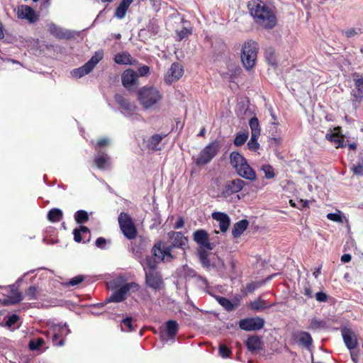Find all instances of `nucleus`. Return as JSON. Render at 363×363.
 Masks as SVG:
<instances>
[{
	"mask_svg": "<svg viewBox=\"0 0 363 363\" xmlns=\"http://www.w3.org/2000/svg\"><path fill=\"white\" fill-rule=\"evenodd\" d=\"M247 9L255 23L264 30H272L277 25L278 20L274 8L261 0H252L247 3Z\"/></svg>",
	"mask_w": 363,
	"mask_h": 363,
	"instance_id": "1",
	"label": "nucleus"
},
{
	"mask_svg": "<svg viewBox=\"0 0 363 363\" xmlns=\"http://www.w3.org/2000/svg\"><path fill=\"white\" fill-rule=\"evenodd\" d=\"M230 163L237 174L245 179L255 181L256 173L249 165L246 159L238 152H232L230 155Z\"/></svg>",
	"mask_w": 363,
	"mask_h": 363,
	"instance_id": "2",
	"label": "nucleus"
},
{
	"mask_svg": "<svg viewBox=\"0 0 363 363\" xmlns=\"http://www.w3.org/2000/svg\"><path fill=\"white\" fill-rule=\"evenodd\" d=\"M138 99L145 109L152 108L162 99L159 89L154 86H145L138 89Z\"/></svg>",
	"mask_w": 363,
	"mask_h": 363,
	"instance_id": "3",
	"label": "nucleus"
},
{
	"mask_svg": "<svg viewBox=\"0 0 363 363\" xmlns=\"http://www.w3.org/2000/svg\"><path fill=\"white\" fill-rule=\"evenodd\" d=\"M257 53L258 45L256 42L248 40L243 44L241 52V61L247 70H250L255 66Z\"/></svg>",
	"mask_w": 363,
	"mask_h": 363,
	"instance_id": "4",
	"label": "nucleus"
},
{
	"mask_svg": "<svg viewBox=\"0 0 363 363\" xmlns=\"http://www.w3.org/2000/svg\"><path fill=\"white\" fill-rule=\"evenodd\" d=\"M118 221L121 232L127 239L133 240L137 237L136 226L128 213L121 212L118 216Z\"/></svg>",
	"mask_w": 363,
	"mask_h": 363,
	"instance_id": "5",
	"label": "nucleus"
},
{
	"mask_svg": "<svg viewBox=\"0 0 363 363\" xmlns=\"http://www.w3.org/2000/svg\"><path fill=\"white\" fill-rule=\"evenodd\" d=\"M140 288V285L135 282L127 283L114 291L111 296L106 298V302H122L126 299L128 292L135 293L139 291Z\"/></svg>",
	"mask_w": 363,
	"mask_h": 363,
	"instance_id": "6",
	"label": "nucleus"
},
{
	"mask_svg": "<svg viewBox=\"0 0 363 363\" xmlns=\"http://www.w3.org/2000/svg\"><path fill=\"white\" fill-rule=\"evenodd\" d=\"M219 150V143L213 141L206 145L199 153L196 160V164L199 166L206 165L217 155Z\"/></svg>",
	"mask_w": 363,
	"mask_h": 363,
	"instance_id": "7",
	"label": "nucleus"
},
{
	"mask_svg": "<svg viewBox=\"0 0 363 363\" xmlns=\"http://www.w3.org/2000/svg\"><path fill=\"white\" fill-rule=\"evenodd\" d=\"M145 279L147 286L155 291H159L164 287L162 276L158 271H146Z\"/></svg>",
	"mask_w": 363,
	"mask_h": 363,
	"instance_id": "8",
	"label": "nucleus"
},
{
	"mask_svg": "<svg viewBox=\"0 0 363 363\" xmlns=\"http://www.w3.org/2000/svg\"><path fill=\"white\" fill-rule=\"evenodd\" d=\"M69 329L68 326L65 324L64 325H57L55 327L52 331L48 332V336L51 335L52 342L53 345L61 347L65 344V339L63 337L68 335Z\"/></svg>",
	"mask_w": 363,
	"mask_h": 363,
	"instance_id": "9",
	"label": "nucleus"
},
{
	"mask_svg": "<svg viewBox=\"0 0 363 363\" xmlns=\"http://www.w3.org/2000/svg\"><path fill=\"white\" fill-rule=\"evenodd\" d=\"M264 325V320L260 317L246 318L239 322L240 329L245 331H257Z\"/></svg>",
	"mask_w": 363,
	"mask_h": 363,
	"instance_id": "10",
	"label": "nucleus"
},
{
	"mask_svg": "<svg viewBox=\"0 0 363 363\" xmlns=\"http://www.w3.org/2000/svg\"><path fill=\"white\" fill-rule=\"evenodd\" d=\"M245 182L240 179L228 181L223 186L222 196L228 197L233 194L240 192L245 185Z\"/></svg>",
	"mask_w": 363,
	"mask_h": 363,
	"instance_id": "11",
	"label": "nucleus"
},
{
	"mask_svg": "<svg viewBox=\"0 0 363 363\" xmlns=\"http://www.w3.org/2000/svg\"><path fill=\"white\" fill-rule=\"evenodd\" d=\"M183 74V67L179 62H174L164 76V82L169 85L173 82L179 80Z\"/></svg>",
	"mask_w": 363,
	"mask_h": 363,
	"instance_id": "12",
	"label": "nucleus"
},
{
	"mask_svg": "<svg viewBox=\"0 0 363 363\" xmlns=\"http://www.w3.org/2000/svg\"><path fill=\"white\" fill-rule=\"evenodd\" d=\"M193 239L199 245L200 248H205L208 250L213 249V245L210 242L209 235L203 229L196 230L193 233Z\"/></svg>",
	"mask_w": 363,
	"mask_h": 363,
	"instance_id": "13",
	"label": "nucleus"
},
{
	"mask_svg": "<svg viewBox=\"0 0 363 363\" xmlns=\"http://www.w3.org/2000/svg\"><path fill=\"white\" fill-rule=\"evenodd\" d=\"M18 18L26 19L30 23H35L39 20V15L35 10L27 5H21L18 8Z\"/></svg>",
	"mask_w": 363,
	"mask_h": 363,
	"instance_id": "14",
	"label": "nucleus"
},
{
	"mask_svg": "<svg viewBox=\"0 0 363 363\" xmlns=\"http://www.w3.org/2000/svg\"><path fill=\"white\" fill-rule=\"evenodd\" d=\"M167 237L171 241V245L175 248L185 250L188 246V238L182 232L169 231Z\"/></svg>",
	"mask_w": 363,
	"mask_h": 363,
	"instance_id": "15",
	"label": "nucleus"
},
{
	"mask_svg": "<svg viewBox=\"0 0 363 363\" xmlns=\"http://www.w3.org/2000/svg\"><path fill=\"white\" fill-rule=\"evenodd\" d=\"M123 86L127 89H131L138 85V75L132 69H125L121 75Z\"/></svg>",
	"mask_w": 363,
	"mask_h": 363,
	"instance_id": "16",
	"label": "nucleus"
},
{
	"mask_svg": "<svg viewBox=\"0 0 363 363\" xmlns=\"http://www.w3.org/2000/svg\"><path fill=\"white\" fill-rule=\"evenodd\" d=\"M341 333L343 341L347 349L352 351L357 347V337L351 328L344 327L341 329Z\"/></svg>",
	"mask_w": 363,
	"mask_h": 363,
	"instance_id": "17",
	"label": "nucleus"
},
{
	"mask_svg": "<svg viewBox=\"0 0 363 363\" xmlns=\"http://www.w3.org/2000/svg\"><path fill=\"white\" fill-rule=\"evenodd\" d=\"M354 76L357 78H354V89H352L351 96L354 101L360 103L363 100V75H359L355 73Z\"/></svg>",
	"mask_w": 363,
	"mask_h": 363,
	"instance_id": "18",
	"label": "nucleus"
},
{
	"mask_svg": "<svg viewBox=\"0 0 363 363\" xmlns=\"http://www.w3.org/2000/svg\"><path fill=\"white\" fill-rule=\"evenodd\" d=\"M9 287L11 296H8L3 299V306L16 305L19 303L23 298L22 293L19 291L17 286L15 285H11Z\"/></svg>",
	"mask_w": 363,
	"mask_h": 363,
	"instance_id": "19",
	"label": "nucleus"
},
{
	"mask_svg": "<svg viewBox=\"0 0 363 363\" xmlns=\"http://www.w3.org/2000/svg\"><path fill=\"white\" fill-rule=\"evenodd\" d=\"M115 101L128 114L133 115L137 111V106L131 103L129 99L125 98L121 94H116L114 96Z\"/></svg>",
	"mask_w": 363,
	"mask_h": 363,
	"instance_id": "20",
	"label": "nucleus"
},
{
	"mask_svg": "<svg viewBox=\"0 0 363 363\" xmlns=\"http://www.w3.org/2000/svg\"><path fill=\"white\" fill-rule=\"evenodd\" d=\"M48 31L50 35L57 39L69 40L73 37L72 33L69 30H64L53 23L48 26Z\"/></svg>",
	"mask_w": 363,
	"mask_h": 363,
	"instance_id": "21",
	"label": "nucleus"
},
{
	"mask_svg": "<svg viewBox=\"0 0 363 363\" xmlns=\"http://www.w3.org/2000/svg\"><path fill=\"white\" fill-rule=\"evenodd\" d=\"M211 217L219 223V228L222 233L227 232L230 225V218L228 214L223 212H213Z\"/></svg>",
	"mask_w": 363,
	"mask_h": 363,
	"instance_id": "22",
	"label": "nucleus"
},
{
	"mask_svg": "<svg viewBox=\"0 0 363 363\" xmlns=\"http://www.w3.org/2000/svg\"><path fill=\"white\" fill-rule=\"evenodd\" d=\"M133 1V0H122L115 10L114 17L123 19Z\"/></svg>",
	"mask_w": 363,
	"mask_h": 363,
	"instance_id": "23",
	"label": "nucleus"
},
{
	"mask_svg": "<svg viewBox=\"0 0 363 363\" xmlns=\"http://www.w3.org/2000/svg\"><path fill=\"white\" fill-rule=\"evenodd\" d=\"M113 60L118 65H135L136 62L130 54L126 51L116 54Z\"/></svg>",
	"mask_w": 363,
	"mask_h": 363,
	"instance_id": "24",
	"label": "nucleus"
},
{
	"mask_svg": "<svg viewBox=\"0 0 363 363\" xmlns=\"http://www.w3.org/2000/svg\"><path fill=\"white\" fill-rule=\"evenodd\" d=\"M245 345L248 350L254 352L261 350L263 344L258 335H251L246 340Z\"/></svg>",
	"mask_w": 363,
	"mask_h": 363,
	"instance_id": "25",
	"label": "nucleus"
},
{
	"mask_svg": "<svg viewBox=\"0 0 363 363\" xmlns=\"http://www.w3.org/2000/svg\"><path fill=\"white\" fill-rule=\"evenodd\" d=\"M326 139L329 141L333 143L337 148L338 147H345L347 144L345 141V136L342 134L334 133H328L325 135Z\"/></svg>",
	"mask_w": 363,
	"mask_h": 363,
	"instance_id": "26",
	"label": "nucleus"
},
{
	"mask_svg": "<svg viewBox=\"0 0 363 363\" xmlns=\"http://www.w3.org/2000/svg\"><path fill=\"white\" fill-rule=\"evenodd\" d=\"M249 222L246 219L241 220L235 223L232 229V235L233 238H239L247 228Z\"/></svg>",
	"mask_w": 363,
	"mask_h": 363,
	"instance_id": "27",
	"label": "nucleus"
},
{
	"mask_svg": "<svg viewBox=\"0 0 363 363\" xmlns=\"http://www.w3.org/2000/svg\"><path fill=\"white\" fill-rule=\"evenodd\" d=\"M160 262L152 255H147L142 263L145 272L146 271H157V264Z\"/></svg>",
	"mask_w": 363,
	"mask_h": 363,
	"instance_id": "28",
	"label": "nucleus"
},
{
	"mask_svg": "<svg viewBox=\"0 0 363 363\" xmlns=\"http://www.w3.org/2000/svg\"><path fill=\"white\" fill-rule=\"evenodd\" d=\"M298 340L297 342L306 348L308 349L312 343H313V338L309 333L301 331L299 332L297 334Z\"/></svg>",
	"mask_w": 363,
	"mask_h": 363,
	"instance_id": "29",
	"label": "nucleus"
},
{
	"mask_svg": "<svg viewBox=\"0 0 363 363\" xmlns=\"http://www.w3.org/2000/svg\"><path fill=\"white\" fill-rule=\"evenodd\" d=\"M166 135H160V134H155L148 140L147 143V147L152 151H157L160 150V147H158L159 144L162 141L164 137H165Z\"/></svg>",
	"mask_w": 363,
	"mask_h": 363,
	"instance_id": "30",
	"label": "nucleus"
},
{
	"mask_svg": "<svg viewBox=\"0 0 363 363\" xmlns=\"http://www.w3.org/2000/svg\"><path fill=\"white\" fill-rule=\"evenodd\" d=\"M274 305H275V303H272L267 306L266 305L265 300L258 298V299H256L254 301L250 303V308L251 310H252L254 311H263L266 308H270Z\"/></svg>",
	"mask_w": 363,
	"mask_h": 363,
	"instance_id": "31",
	"label": "nucleus"
},
{
	"mask_svg": "<svg viewBox=\"0 0 363 363\" xmlns=\"http://www.w3.org/2000/svg\"><path fill=\"white\" fill-rule=\"evenodd\" d=\"M109 160V157L104 152L95 157L94 160V164L100 169H104Z\"/></svg>",
	"mask_w": 363,
	"mask_h": 363,
	"instance_id": "32",
	"label": "nucleus"
},
{
	"mask_svg": "<svg viewBox=\"0 0 363 363\" xmlns=\"http://www.w3.org/2000/svg\"><path fill=\"white\" fill-rule=\"evenodd\" d=\"M104 53L103 50L96 51L94 55L87 62H86V64L91 70H93L96 65L104 58Z\"/></svg>",
	"mask_w": 363,
	"mask_h": 363,
	"instance_id": "33",
	"label": "nucleus"
},
{
	"mask_svg": "<svg viewBox=\"0 0 363 363\" xmlns=\"http://www.w3.org/2000/svg\"><path fill=\"white\" fill-rule=\"evenodd\" d=\"M63 217V213L62 211L59 208H52L50 209L48 213L47 218L49 221L52 223H57L62 220Z\"/></svg>",
	"mask_w": 363,
	"mask_h": 363,
	"instance_id": "34",
	"label": "nucleus"
},
{
	"mask_svg": "<svg viewBox=\"0 0 363 363\" xmlns=\"http://www.w3.org/2000/svg\"><path fill=\"white\" fill-rule=\"evenodd\" d=\"M162 245L163 242L162 241H159L153 245L151 250L152 256L157 259L160 262H162L164 260Z\"/></svg>",
	"mask_w": 363,
	"mask_h": 363,
	"instance_id": "35",
	"label": "nucleus"
},
{
	"mask_svg": "<svg viewBox=\"0 0 363 363\" xmlns=\"http://www.w3.org/2000/svg\"><path fill=\"white\" fill-rule=\"evenodd\" d=\"M167 335L173 338L176 336L179 330V325L177 321L170 320L166 323Z\"/></svg>",
	"mask_w": 363,
	"mask_h": 363,
	"instance_id": "36",
	"label": "nucleus"
},
{
	"mask_svg": "<svg viewBox=\"0 0 363 363\" xmlns=\"http://www.w3.org/2000/svg\"><path fill=\"white\" fill-rule=\"evenodd\" d=\"M207 249L205 248H199L198 250V256L199 258V260L204 267H210L211 262L209 259V254L207 251Z\"/></svg>",
	"mask_w": 363,
	"mask_h": 363,
	"instance_id": "37",
	"label": "nucleus"
},
{
	"mask_svg": "<svg viewBox=\"0 0 363 363\" xmlns=\"http://www.w3.org/2000/svg\"><path fill=\"white\" fill-rule=\"evenodd\" d=\"M249 125L251 129V135L259 136L261 128L258 118L256 116L252 117L249 121Z\"/></svg>",
	"mask_w": 363,
	"mask_h": 363,
	"instance_id": "38",
	"label": "nucleus"
},
{
	"mask_svg": "<svg viewBox=\"0 0 363 363\" xmlns=\"http://www.w3.org/2000/svg\"><path fill=\"white\" fill-rule=\"evenodd\" d=\"M327 327L326 322L323 320H319L316 318H313L308 326V329L312 330H316L318 329L325 328Z\"/></svg>",
	"mask_w": 363,
	"mask_h": 363,
	"instance_id": "39",
	"label": "nucleus"
},
{
	"mask_svg": "<svg viewBox=\"0 0 363 363\" xmlns=\"http://www.w3.org/2000/svg\"><path fill=\"white\" fill-rule=\"evenodd\" d=\"M248 135L247 131L238 133L234 140V145L237 147L244 145L248 138Z\"/></svg>",
	"mask_w": 363,
	"mask_h": 363,
	"instance_id": "40",
	"label": "nucleus"
},
{
	"mask_svg": "<svg viewBox=\"0 0 363 363\" xmlns=\"http://www.w3.org/2000/svg\"><path fill=\"white\" fill-rule=\"evenodd\" d=\"M92 70L89 67V66L85 63L82 67L74 69L72 71V74L74 77L80 78L86 74L90 73Z\"/></svg>",
	"mask_w": 363,
	"mask_h": 363,
	"instance_id": "41",
	"label": "nucleus"
},
{
	"mask_svg": "<svg viewBox=\"0 0 363 363\" xmlns=\"http://www.w3.org/2000/svg\"><path fill=\"white\" fill-rule=\"evenodd\" d=\"M184 277L185 279L197 278L198 280L206 283L207 280L205 277H203L197 274L196 272L191 268L184 269Z\"/></svg>",
	"mask_w": 363,
	"mask_h": 363,
	"instance_id": "42",
	"label": "nucleus"
},
{
	"mask_svg": "<svg viewBox=\"0 0 363 363\" xmlns=\"http://www.w3.org/2000/svg\"><path fill=\"white\" fill-rule=\"evenodd\" d=\"M216 301L218 303L223 306L227 311H233V306L232 305L231 301L228 298L223 296H216Z\"/></svg>",
	"mask_w": 363,
	"mask_h": 363,
	"instance_id": "43",
	"label": "nucleus"
},
{
	"mask_svg": "<svg viewBox=\"0 0 363 363\" xmlns=\"http://www.w3.org/2000/svg\"><path fill=\"white\" fill-rule=\"evenodd\" d=\"M74 219L77 223H84L89 220V215L84 210H79L74 214Z\"/></svg>",
	"mask_w": 363,
	"mask_h": 363,
	"instance_id": "44",
	"label": "nucleus"
},
{
	"mask_svg": "<svg viewBox=\"0 0 363 363\" xmlns=\"http://www.w3.org/2000/svg\"><path fill=\"white\" fill-rule=\"evenodd\" d=\"M353 174L358 176H363V156L359 157V161L357 164L351 167Z\"/></svg>",
	"mask_w": 363,
	"mask_h": 363,
	"instance_id": "45",
	"label": "nucleus"
},
{
	"mask_svg": "<svg viewBox=\"0 0 363 363\" xmlns=\"http://www.w3.org/2000/svg\"><path fill=\"white\" fill-rule=\"evenodd\" d=\"M38 288L35 286H30L25 292V296L28 300H35L38 298Z\"/></svg>",
	"mask_w": 363,
	"mask_h": 363,
	"instance_id": "46",
	"label": "nucleus"
},
{
	"mask_svg": "<svg viewBox=\"0 0 363 363\" xmlns=\"http://www.w3.org/2000/svg\"><path fill=\"white\" fill-rule=\"evenodd\" d=\"M121 324H123L127 329H124L121 326V330L125 332H133L135 330V327L133 324V318L131 317H126L121 320Z\"/></svg>",
	"mask_w": 363,
	"mask_h": 363,
	"instance_id": "47",
	"label": "nucleus"
},
{
	"mask_svg": "<svg viewBox=\"0 0 363 363\" xmlns=\"http://www.w3.org/2000/svg\"><path fill=\"white\" fill-rule=\"evenodd\" d=\"M45 343L44 340L42 337H38L34 340H31L29 342L28 347L30 350H38L42 347Z\"/></svg>",
	"mask_w": 363,
	"mask_h": 363,
	"instance_id": "48",
	"label": "nucleus"
},
{
	"mask_svg": "<svg viewBox=\"0 0 363 363\" xmlns=\"http://www.w3.org/2000/svg\"><path fill=\"white\" fill-rule=\"evenodd\" d=\"M259 137V135H251V138L247 143L249 150L257 151L259 148V144L257 142Z\"/></svg>",
	"mask_w": 363,
	"mask_h": 363,
	"instance_id": "49",
	"label": "nucleus"
},
{
	"mask_svg": "<svg viewBox=\"0 0 363 363\" xmlns=\"http://www.w3.org/2000/svg\"><path fill=\"white\" fill-rule=\"evenodd\" d=\"M177 34L179 40L188 38L192 34V28L183 27L181 30H177Z\"/></svg>",
	"mask_w": 363,
	"mask_h": 363,
	"instance_id": "50",
	"label": "nucleus"
},
{
	"mask_svg": "<svg viewBox=\"0 0 363 363\" xmlns=\"http://www.w3.org/2000/svg\"><path fill=\"white\" fill-rule=\"evenodd\" d=\"M84 279L85 277L84 275H77L71 279L69 281L65 283L64 285L65 286H75L83 282Z\"/></svg>",
	"mask_w": 363,
	"mask_h": 363,
	"instance_id": "51",
	"label": "nucleus"
},
{
	"mask_svg": "<svg viewBox=\"0 0 363 363\" xmlns=\"http://www.w3.org/2000/svg\"><path fill=\"white\" fill-rule=\"evenodd\" d=\"M92 147L98 150L99 149L108 146L109 145V140L108 138H104L99 139L98 141H91V142Z\"/></svg>",
	"mask_w": 363,
	"mask_h": 363,
	"instance_id": "52",
	"label": "nucleus"
},
{
	"mask_svg": "<svg viewBox=\"0 0 363 363\" xmlns=\"http://www.w3.org/2000/svg\"><path fill=\"white\" fill-rule=\"evenodd\" d=\"M265 283L264 281H252L246 285V291L247 293H252L257 289L261 287Z\"/></svg>",
	"mask_w": 363,
	"mask_h": 363,
	"instance_id": "53",
	"label": "nucleus"
},
{
	"mask_svg": "<svg viewBox=\"0 0 363 363\" xmlns=\"http://www.w3.org/2000/svg\"><path fill=\"white\" fill-rule=\"evenodd\" d=\"M264 172V177L267 179H273L275 177V173L273 167L269 164L263 165L262 167Z\"/></svg>",
	"mask_w": 363,
	"mask_h": 363,
	"instance_id": "54",
	"label": "nucleus"
},
{
	"mask_svg": "<svg viewBox=\"0 0 363 363\" xmlns=\"http://www.w3.org/2000/svg\"><path fill=\"white\" fill-rule=\"evenodd\" d=\"M218 353L219 355L223 358H227L230 356L232 351L225 345H220L218 348Z\"/></svg>",
	"mask_w": 363,
	"mask_h": 363,
	"instance_id": "55",
	"label": "nucleus"
},
{
	"mask_svg": "<svg viewBox=\"0 0 363 363\" xmlns=\"http://www.w3.org/2000/svg\"><path fill=\"white\" fill-rule=\"evenodd\" d=\"M20 318L16 314H13L8 317V319L6 321V326L8 328H11V326L14 325L18 320Z\"/></svg>",
	"mask_w": 363,
	"mask_h": 363,
	"instance_id": "56",
	"label": "nucleus"
},
{
	"mask_svg": "<svg viewBox=\"0 0 363 363\" xmlns=\"http://www.w3.org/2000/svg\"><path fill=\"white\" fill-rule=\"evenodd\" d=\"M361 33L360 28H350L342 31V34L350 38Z\"/></svg>",
	"mask_w": 363,
	"mask_h": 363,
	"instance_id": "57",
	"label": "nucleus"
},
{
	"mask_svg": "<svg viewBox=\"0 0 363 363\" xmlns=\"http://www.w3.org/2000/svg\"><path fill=\"white\" fill-rule=\"evenodd\" d=\"M136 72L138 77H146L150 73V67L147 65H143L138 68Z\"/></svg>",
	"mask_w": 363,
	"mask_h": 363,
	"instance_id": "58",
	"label": "nucleus"
},
{
	"mask_svg": "<svg viewBox=\"0 0 363 363\" xmlns=\"http://www.w3.org/2000/svg\"><path fill=\"white\" fill-rule=\"evenodd\" d=\"M327 218L333 221L342 223V219L341 215L339 213H330L327 215Z\"/></svg>",
	"mask_w": 363,
	"mask_h": 363,
	"instance_id": "59",
	"label": "nucleus"
},
{
	"mask_svg": "<svg viewBox=\"0 0 363 363\" xmlns=\"http://www.w3.org/2000/svg\"><path fill=\"white\" fill-rule=\"evenodd\" d=\"M315 296V299L319 302H326L328 300V296L323 291L317 292Z\"/></svg>",
	"mask_w": 363,
	"mask_h": 363,
	"instance_id": "60",
	"label": "nucleus"
},
{
	"mask_svg": "<svg viewBox=\"0 0 363 363\" xmlns=\"http://www.w3.org/2000/svg\"><path fill=\"white\" fill-rule=\"evenodd\" d=\"M175 248L174 247H172V245H169L168 246H165L164 244L162 245V250H163V254L164 257L165 256L169 257H172V250Z\"/></svg>",
	"mask_w": 363,
	"mask_h": 363,
	"instance_id": "61",
	"label": "nucleus"
},
{
	"mask_svg": "<svg viewBox=\"0 0 363 363\" xmlns=\"http://www.w3.org/2000/svg\"><path fill=\"white\" fill-rule=\"evenodd\" d=\"M274 50L273 48H269L265 51V57L269 60H274Z\"/></svg>",
	"mask_w": 363,
	"mask_h": 363,
	"instance_id": "62",
	"label": "nucleus"
},
{
	"mask_svg": "<svg viewBox=\"0 0 363 363\" xmlns=\"http://www.w3.org/2000/svg\"><path fill=\"white\" fill-rule=\"evenodd\" d=\"M74 240L76 242H80L82 240V233L77 229L75 228L73 230Z\"/></svg>",
	"mask_w": 363,
	"mask_h": 363,
	"instance_id": "63",
	"label": "nucleus"
},
{
	"mask_svg": "<svg viewBox=\"0 0 363 363\" xmlns=\"http://www.w3.org/2000/svg\"><path fill=\"white\" fill-rule=\"evenodd\" d=\"M241 296H237L232 301V305L233 306V311L238 308L240 304Z\"/></svg>",
	"mask_w": 363,
	"mask_h": 363,
	"instance_id": "64",
	"label": "nucleus"
}]
</instances>
